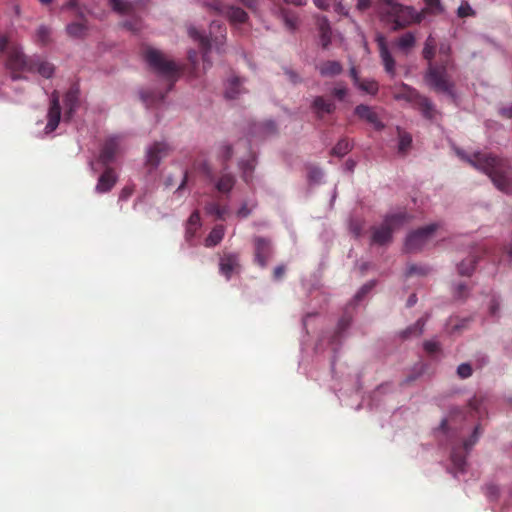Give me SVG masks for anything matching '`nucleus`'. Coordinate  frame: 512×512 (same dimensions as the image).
Instances as JSON below:
<instances>
[{
	"mask_svg": "<svg viewBox=\"0 0 512 512\" xmlns=\"http://www.w3.org/2000/svg\"><path fill=\"white\" fill-rule=\"evenodd\" d=\"M456 154L477 170L487 174L494 185L505 193H512V173L507 169L506 163L489 153L475 152L467 155L460 149Z\"/></svg>",
	"mask_w": 512,
	"mask_h": 512,
	"instance_id": "obj_1",
	"label": "nucleus"
},
{
	"mask_svg": "<svg viewBox=\"0 0 512 512\" xmlns=\"http://www.w3.org/2000/svg\"><path fill=\"white\" fill-rule=\"evenodd\" d=\"M7 49L6 66L12 73V80L19 79L16 72H33L34 57H27L16 43H10L5 36L0 35V51Z\"/></svg>",
	"mask_w": 512,
	"mask_h": 512,
	"instance_id": "obj_2",
	"label": "nucleus"
},
{
	"mask_svg": "<svg viewBox=\"0 0 512 512\" xmlns=\"http://www.w3.org/2000/svg\"><path fill=\"white\" fill-rule=\"evenodd\" d=\"M145 60L155 73L169 81L171 87L178 77L179 64L156 48H148L145 51Z\"/></svg>",
	"mask_w": 512,
	"mask_h": 512,
	"instance_id": "obj_3",
	"label": "nucleus"
},
{
	"mask_svg": "<svg viewBox=\"0 0 512 512\" xmlns=\"http://www.w3.org/2000/svg\"><path fill=\"white\" fill-rule=\"evenodd\" d=\"M429 87L437 92L443 93L452 99L455 98L454 83L449 79L445 65L430 64L424 75Z\"/></svg>",
	"mask_w": 512,
	"mask_h": 512,
	"instance_id": "obj_4",
	"label": "nucleus"
},
{
	"mask_svg": "<svg viewBox=\"0 0 512 512\" xmlns=\"http://www.w3.org/2000/svg\"><path fill=\"white\" fill-rule=\"evenodd\" d=\"M483 432V429L480 424H477L471 436L464 440L462 446H454L451 451V461L453 463L454 468L458 472H464L466 468V458L470 450L473 448V446L478 442L481 434Z\"/></svg>",
	"mask_w": 512,
	"mask_h": 512,
	"instance_id": "obj_5",
	"label": "nucleus"
},
{
	"mask_svg": "<svg viewBox=\"0 0 512 512\" xmlns=\"http://www.w3.org/2000/svg\"><path fill=\"white\" fill-rule=\"evenodd\" d=\"M407 219L405 213H396L388 215L383 224L374 229L372 241L379 245H384L391 240L394 230L399 228Z\"/></svg>",
	"mask_w": 512,
	"mask_h": 512,
	"instance_id": "obj_6",
	"label": "nucleus"
},
{
	"mask_svg": "<svg viewBox=\"0 0 512 512\" xmlns=\"http://www.w3.org/2000/svg\"><path fill=\"white\" fill-rule=\"evenodd\" d=\"M439 224H429L426 227L410 233L405 241V248L409 252L418 251L433 242Z\"/></svg>",
	"mask_w": 512,
	"mask_h": 512,
	"instance_id": "obj_7",
	"label": "nucleus"
},
{
	"mask_svg": "<svg viewBox=\"0 0 512 512\" xmlns=\"http://www.w3.org/2000/svg\"><path fill=\"white\" fill-rule=\"evenodd\" d=\"M171 146L165 141H155L147 146L145 152V165L150 170H156L161 161L171 152Z\"/></svg>",
	"mask_w": 512,
	"mask_h": 512,
	"instance_id": "obj_8",
	"label": "nucleus"
},
{
	"mask_svg": "<svg viewBox=\"0 0 512 512\" xmlns=\"http://www.w3.org/2000/svg\"><path fill=\"white\" fill-rule=\"evenodd\" d=\"M47 123L39 136H47L53 133L58 127L61 120V107L59 103V94L54 91L50 97V104L47 111Z\"/></svg>",
	"mask_w": 512,
	"mask_h": 512,
	"instance_id": "obj_9",
	"label": "nucleus"
},
{
	"mask_svg": "<svg viewBox=\"0 0 512 512\" xmlns=\"http://www.w3.org/2000/svg\"><path fill=\"white\" fill-rule=\"evenodd\" d=\"M423 19L424 14L422 12L416 11L411 6L402 5L399 14H397V18H395V23L393 24L392 29L398 30L411 24L420 23Z\"/></svg>",
	"mask_w": 512,
	"mask_h": 512,
	"instance_id": "obj_10",
	"label": "nucleus"
},
{
	"mask_svg": "<svg viewBox=\"0 0 512 512\" xmlns=\"http://www.w3.org/2000/svg\"><path fill=\"white\" fill-rule=\"evenodd\" d=\"M122 149H123V145H122L120 137H118V136L110 137L106 140V142L102 148V151L99 155L98 161L102 165L106 166L109 163H111L112 161H114L115 156L118 153H120L122 151Z\"/></svg>",
	"mask_w": 512,
	"mask_h": 512,
	"instance_id": "obj_11",
	"label": "nucleus"
},
{
	"mask_svg": "<svg viewBox=\"0 0 512 512\" xmlns=\"http://www.w3.org/2000/svg\"><path fill=\"white\" fill-rule=\"evenodd\" d=\"M241 266L239 263V258L234 253H225L220 258L219 270L221 275H223L227 280H230L233 275L238 274L240 272Z\"/></svg>",
	"mask_w": 512,
	"mask_h": 512,
	"instance_id": "obj_12",
	"label": "nucleus"
},
{
	"mask_svg": "<svg viewBox=\"0 0 512 512\" xmlns=\"http://www.w3.org/2000/svg\"><path fill=\"white\" fill-rule=\"evenodd\" d=\"M401 7L402 5L395 2V0H382L379 7V13L382 20L386 23L394 24L395 18H397V14H399Z\"/></svg>",
	"mask_w": 512,
	"mask_h": 512,
	"instance_id": "obj_13",
	"label": "nucleus"
},
{
	"mask_svg": "<svg viewBox=\"0 0 512 512\" xmlns=\"http://www.w3.org/2000/svg\"><path fill=\"white\" fill-rule=\"evenodd\" d=\"M317 29L319 32V41L323 48H328L332 39V30L329 20L325 16L317 17Z\"/></svg>",
	"mask_w": 512,
	"mask_h": 512,
	"instance_id": "obj_14",
	"label": "nucleus"
},
{
	"mask_svg": "<svg viewBox=\"0 0 512 512\" xmlns=\"http://www.w3.org/2000/svg\"><path fill=\"white\" fill-rule=\"evenodd\" d=\"M255 249V259L260 266L264 267L267 263L268 258L271 255L272 249L270 243L266 239L256 238Z\"/></svg>",
	"mask_w": 512,
	"mask_h": 512,
	"instance_id": "obj_15",
	"label": "nucleus"
},
{
	"mask_svg": "<svg viewBox=\"0 0 512 512\" xmlns=\"http://www.w3.org/2000/svg\"><path fill=\"white\" fill-rule=\"evenodd\" d=\"M79 95L77 89H71L64 98V120H70L78 108Z\"/></svg>",
	"mask_w": 512,
	"mask_h": 512,
	"instance_id": "obj_16",
	"label": "nucleus"
},
{
	"mask_svg": "<svg viewBox=\"0 0 512 512\" xmlns=\"http://www.w3.org/2000/svg\"><path fill=\"white\" fill-rule=\"evenodd\" d=\"M117 181V176L111 169H107L98 179L95 190L97 193H106L112 189Z\"/></svg>",
	"mask_w": 512,
	"mask_h": 512,
	"instance_id": "obj_17",
	"label": "nucleus"
},
{
	"mask_svg": "<svg viewBox=\"0 0 512 512\" xmlns=\"http://www.w3.org/2000/svg\"><path fill=\"white\" fill-rule=\"evenodd\" d=\"M355 113L361 119L366 120L367 122L372 124L376 129H381L383 127L382 123L378 119L377 114L371 107L367 105H358L355 108Z\"/></svg>",
	"mask_w": 512,
	"mask_h": 512,
	"instance_id": "obj_18",
	"label": "nucleus"
},
{
	"mask_svg": "<svg viewBox=\"0 0 512 512\" xmlns=\"http://www.w3.org/2000/svg\"><path fill=\"white\" fill-rule=\"evenodd\" d=\"M110 7L120 15H134L137 5L126 0H109Z\"/></svg>",
	"mask_w": 512,
	"mask_h": 512,
	"instance_id": "obj_19",
	"label": "nucleus"
},
{
	"mask_svg": "<svg viewBox=\"0 0 512 512\" xmlns=\"http://www.w3.org/2000/svg\"><path fill=\"white\" fill-rule=\"evenodd\" d=\"M416 44V37L413 32H406L396 42L397 48L404 54H408Z\"/></svg>",
	"mask_w": 512,
	"mask_h": 512,
	"instance_id": "obj_20",
	"label": "nucleus"
},
{
	"mask_svg": "<svg viewBox=\"0 0 512 512\" xmlns=\"http://www.w3.org/2000/svg\"><path fill=\"white\" fill-rule=\"evenodd\" d=\"M394 97L396 100H405L407 102H413L421 98L414 88L404 83L401 84L399 91L394 92Z\"/></svg>",
	"mask_w": 512,
	"mask_h": 512,
	"instance_id": "obj_21",
	"label": "nucleus"
},
{
	"mask_svg": "<svg viewBox=\"0 0 512 512\" xmlns=\"http://www.w3.org/2000/svg\"><path fill=\"white\" fill-rule=\"evenodd\" d=\"M312 108L319 116H322L323 114L331 113L335 105L333 102L327 101L322 97H315L312 102Z\"/></svg>",
	"mask_w": 512,
	"mask_h": 512,
	"instance_id": "obj_22",
	"label": "nucleus"
},
{
	"mask_svg": "<svg viewBox=\"0 0 512 512\" xmlns=\"http://www.w3.org/2000/svg\"><path fill=\"white\" fill-rule=\"evenodd\" d=\"M318 69L322 76L330 77L340 74L342 65L338 61H327L322 63Z\"/></svg>",
	"mask_w": 512,
	"mask_h": 512,
	"instance_id": "obj_23",
	"label": "nucleus"
},
{
	"mask_svg": "<svg viewBox=\"0 0 512 512\" xmlns=\"http://www.w3.org/2000/svg\"><path fill=\"white\" fill-rule=\"evenodd\" d=\"M201 227L200 215L198 211H194L186 225V239L190 241L195 235L196 231Z\"/></svg>",
	"mask_w": 512,
	"mask_h": 512,
	"instance_id": "obj_24",
	"label": "nucleus"
},
{
	"mask_svg": "<svg viewBox=\"0 0 512 512\" xmlns=\"http://www.w3.org/2000/svg\"><path fill=\"white\" fill-rule=\"evenodd\" d=\"M189 36L198 41L202 48H208L212 46V42H218V36L213 39L212 37L204 36L200 34V32L195 27H189L188 29Z\"/></svg>",
	"mask_w": 512,
	"mask_h": 512,
	"instance_id": "obj_25",
	"label": "nucleus"
},
{
	"mask_svg": "<svg viewBox=\"0 0 512 512\" xmlns=\"http://www.w3.org/2000/svg\"><path fill=\"white\" fill-rule=\"evenodd\" d=\"M435 49H436V41H435V38L433 37V35L430 34L426 38V40L424 42V47L422 50L423 58L428 61V66L430 64H433L432 61L435 56Z\"/></svg>",
	"mask_w": 512,
	"mask_h": 512,
	"instance_id": "obj_26",
	"label": "nucleus"
},
{
	"mask_svg": "<svg viewBox=\"0 0 512 512\" xmlns=\"http://www.w3.org/2000/svg\"><path fill=\"white\" fill-rule=\"evenodd\" d=\"M225 15L233 24L243 23L247 19L246 12L243 9L238 8V7L226 8Z\"/></svg>",
	"mask_w": 512,
	"mask_h": 512,
	"instance_id": "obj_27",
	"label": "nucleus"
},
{
	"mask_svg": "<svg viewBox=\"0 0 512 512\" xmlns=\"http://www.w3.org/2000/svg\"><path fill=\"white\" fill-rule=\"evenodd\" d=\"M241 91L242 89L240 79L233 77L228 81L226 85L225 96L228 99H235L241 93Z\"/></svg>",
	"mask_w": 512,
	"mask_h": 512,
	"instance_id": "obj_28",
	"label": "nucleus"
},
{
	"mask_svg": "<svg viewBox=\"0 0 512 512\" xmlns=\"http://www.w3.org/2000/svg\"><path fill=\"white\" fill-rule=\"evenodd\" d=\"M224 231V227L221 225L214 227L205 239V246L213 247L220 243L223 239Z\"/></svg>",
	"mask_w": 512,
	"mask_h": 512,
	"instance_id": "obj_29",
	"label": "nucleus"
},
{
	"mask_svg": "<svg viewBox=\"0 0 512 512\" xmlns=\"http://www.w3.org/2000/svg\"><path fill=\"white\" fill-rule=\"evenodd\" d=\"M54 66L49 62L40 61L34 57V71H37L41 76L50 78L54 74Z\"/></svg>",
	"mask_w": 512,
	"mask_h": 512,
	"instance_id": "obj_30",
	"label": "nucleus"
},
{
	"mask_svg": "<svg viewBox=\"0 0 512 512\" xmlns=\"http://www.w3.org/2000/svg\"><path fill=\"white\" fill-rule=\"evenodd\" d=\"M235 184V179L231 174H224L216 183V188L219 192L228 193L231 191Z\"/></svg>",
	"mask_w": 512,
	"mask_h": 512,
	"instance_id": "obj_31",
	"label": "nucleus"
},
{
	"mask_svg": "<svg viewBox=\"0 0 512 512\" xmlns=\"http://www.w3.org/2000/svg\"><path fill=\"white\" fill-rule=\"evenodd\" d=\"M380 57L384 65L385 71L391 77H394L396 74V63L390 51H384V53L380 54Z\"/></svg>",
	"mask_w": 512,
	"mask_h": 512,
	"instance_id": "obj_32",
	"label": "nucleus"
},
{
	"mask_svg": "<svg viewBox=\"0 0 512 512\" xmlns=\"http://www.w3.org/2000/svg\"><path fill=\"white\" fill-rule=\"evenodd\" d=\"M424 326H425V320L424 319H418L416 323L407 328L405 331H403V337L407 338L409 336H420L424 332Z\"/></svg>",
	"mask_w": 512,
	"mask_h": 512,
	"instance_id": "obj_33",
	"label": "nucleus"
},
{
	"mask_svg": "<svg viewBox=\"0 0 512 512\" xmlns=\"http://www.w3.org/2000/svg\"><path fill=\"white\" fill-rule=\"evenodd\" d=\"M67 33L74 38H79L85 35L87 27L81 22L71 23L66 27Z\"/></svg>",
	"mask_w": 512,
	"mask_h": 512,
	"instance_id": "obj_34",
	"label": "nucleus"
},
{
	"mask_svg": "<svg viewBox=\"0 0 512 512\" xmlns=\"http://www.w3.org/2000/svg\"><path fill=\"white\" fill-rule=\"evenodd\" d=\"M352 148L350 142L346 139H341L332 149V153L338 157L345 156Z\"/></svg>",
	"mask_w": 512,
	"mask_h": 512,
	"instance_id": "obj_35",
	"label": "nucleus"
},
{
	"mask_svg": "<svg viewBox=\"0 0 512 512\" xmlns=\"http://www.w3.org/2000/svg\"><path fill=\"white\" fill-rule=\"evenodd\" d=\"M254 167H255V160L253 158H251L250 160H247V161H242L240 163V168L243 173V178L247 183L250 182V180H251V175L254 170Z\"/></svg>",
	"mask_w": 512,
	"mask_h": 512,
	"instance_id": "obj_36",
	"label": "nucleus"
},
{
	"mask_svg": "<svg viewBox=\"0 0 512 512\" xmlns=\"http://www.w3.org/2000/svg\"><path fill=\"white\" fill-rule=\"evenodd\" d=\"M360 90H362L365 93L374 95L378 91L377 83L374 80H364L360 81L358 85H356Z\"/></svg>",
	"mask_w": 512,
	"mask_h": 512,
	"instance_id": "obj_37",
	"label": "nucleus"
},
{
	"mask_svg": "<svg viewBox=\"0 0 512 512\" xmlns=\"http://www.w3.org/2000/svg\"><path fill=\"white\" fill-rule=\"evenodd\" d=\"M419 100L423 116L428 119H432L435 114V110L432 103L427 98L424 97L420 98Z\"/></svg>",
	"mask_w": 512,
	"mask_h": 512,
	"instance_id": "obj_38",
	"label": "nucleus"
},
{
	"mask_svg": "<svg viewBox=\"0 0 512 512\" xmlns=\"http://www.w3.org/2000/svg\"><path fill=\"white\" fill-rule=\"evenodd\" d=\"M412 143V137L406 132L399 133L398 151L405 153Z\"/></svg>",
	"mask_w": 512,
	"mask_h": 512,
	"instance_id": "obj_39",
	"label": "nucleus"
},
{
	"mask_svg": "<svg viewBox=\"0 0 512 512\" xmlns=\"http://www.w3.org/2000/svg\"><path fill=\"white\" fill-rule=\"evenodd\" d=\"M283 21H284V24L286 26V28L293 32L297 29L298 27V23H299V20H298V17L294 14H289V13H284L283 16Z\"/></svg>",
	"mask_w": 512,
	"mask_h": 512,
	"instance_id": "obj_40",
	"label": "nucleus"
},
{
	"mask_svg": "<svg viewBox=\"0 0 512 512\" xmlns=\"http://www.w3.org/2000/svg\"><path fill=\"white\" fill-rule=\"evenodd\" d=\"M475 267V261L473 258H469L465 261H462L460 264H458V272L461 275H470Z\"/></svg>",
	"mask_w": 512,
	"mask_h": 512,
	"instance_id": "obj_41",
	"label": "nucleus"
},
{
	"mask_svg": "<svg viewBox=\"0 0 512 512\" xmlns=\"http://www.w3.org/2000/svg\"><path fill=\"white\" fill-rule=\"evenodd\" d=\"M275 131H276V125H275L274 121H272V120H268L258 127V133L262 137L269 136V135L273 134Z\"/></svg>",
	"mask_w": 512,
	"mask_h": 512,
	"instance_id": "obj_42",
	"label": "nucleus"
},
{
	"mask_svg": "<svg viewBox=\"0 0 512 512\" xmlns=\"http://www.w3.org/2000/svg\"><path fill=\"white\" fill-rule=\"evenodd\" d=\"M314 5L321 10H327L331 5H335L337 10L341 9V4L338 0H312Z\"/></svg>",
	"mask_w": 512,
	"mask_h": 512,
	"instance_id": "obj_43",
	"label": "nucleus"
},
{
	"mask_svg": "<svg viewBox=\"0 0 512 512\" xmlns=\"http://www.w3.org/2000/svg\"><path fill=\"white\" fill-rule=\"evenodd\" d=\"M122 26L125 29H127L133 33H136L141 30L142 22L139 19L125 20L122 22Z\"/></svg>",
	"mask_w": 512,
	"mask_h": 512,
	"instance_id": "obj_44",
	"label": "nucleus"
},
{
	"mask_svg": "<svg viewBox=\"0 0 512 512\" xmlns=\"http://www.w3.org/2000/svg\"><path fill=\"white\" fill-rule=\"evenodd\" d=\"M206 212L208 214H213V215H216L217 218L219 219H223L224 218V215L226 214V209L225 208H220L217 204L215 203H210L206 206Z\"/></svg>",
	"mask_w": 512,
	"mask_h": 512,
	"instance_id": "obj_45",
	"label": "nucleus"
},
{
	"mask_svg": "<svg viewBox=\"0 0 512 512\" xmlns=\"http://www.w3.org/2000/svg\"><path fill=\"white\" fill-rule=\"evenodd\" d=\"M426 365L419 362L412 368V374L408 376L407 381H415L417 378L425 372Z\"/></svg>",
	"mask_w": 512,
	"mask_h": 512,
	"instance_id": "obj_46",
	"label": "nucleus"
},
{
	"mask_svg": "<svg viewBox=\"0 0 512 512\" xmlns=\"http://www.w3.org/2000/svg\"><path fill=\"white\" fill-rule=\"evenodd\" d=\"M457 15L458 17L460 18H464V17H468V16H473L474 15V10L472 9V7L469 5V3L467 2H463L457 9Z\"/></svg>",
	"mask_w": 512,
	"mask_h": 512,
	"instance_id": "obj_47",
	"label": "nucleus"
},
{
	"mask_svg": "<svg viewBox=\"0 0 512 512\" xmlns=\"http://www.w3.org/2000/svg\"><path fill=\"white\" fill-rule=\"evenodd\" d=\"M457 374L461 379H466L472 375V367L469 363H462L457 367Z\"/></svg>",
	"mask_w": 512,
	"mask_h": 512,
	"instance_id": "obj_48",
	"label": "nucleus"
},
{
	"mask_svg": "<svg viewBox=\"0 0 512 512\" xmlns=\"http://www.w3.org/2000/svg\"><path fill=\"white\" fill-rule=\"evenodd\" d=\"M499 487L495 484H487L485 486V495L490 499V500H496L499 496Z\"/></svg>",
	"mask_w": 512,
	"mask_h": 512,
	"instance_id": "obj_49",
	"label": "nucleus"
},
{
	"mask_svg": "<svg viewBox=\"0 0 512 512\" xmlns=\"http://www.w3.org/2000/svg\"><path fill=\"white\" fill-rule=\"evenodd\" d=\"M467 293L468 289L465 284L459 283L454 285L453 294L456 298L463 299L464 297H466Z\"/></svg>",
	"mask_w": 512,
	"mask_h": 512,
	"instance_id": "obj_50",
	"label": "nucleus"
},
{
	"mask_svg": "<svg viewBox=\"0 0 512 512\" xmlns=\"http://www.w3.org/2000/svg\"><path fill=\"white\" fill-rule=\"evenodd\" d=\"M424 350L433 355L440 351L439 343L436 340H429L423 344Z\"/></svg>",
	"mask_w": 512,
	"mask_h": 512,
	"instance_id": "obj_51",
	"label": "nucleus"
},
{
	"mask_svg": "<svg viewBox=\"0 0 512 512\" xmlns=\"http://www.w3.org/2000/svg\"><path fill=\"white\" fill-rule=\"evenodd\" d=\"M187 182H188V172L184 171L181 183L179 184V186L176 188V190L173 193V195L175 197H182L183 193L185 192Z\"/></svg>",
	"mask_w": 512,
	"mask_h": 512,
	"instance_id": "obj_52",
	"label": "nucleus"
},
{
	"mask_svg": "<svg viewBox=\"0 0 512 512\" xmlns=\"http://www.w3.org/2000/svg\"><path fill=\"white\" fill-rule=\"evenodd\" d=\"M50 30L48 27L42 25L37 30V38L40 42L45 43L48 41Z\"/></svg>",
	"mask_w": 512,
	"mask_h": 512,
	"instance_id": "obj_53",
	"label": "nucleus"
},
{
	"mask_svg": "<svg viewBox=\"0 0 512 512\" xmlns=\"http://www.w3.org/2000/svg\"><path fill=\"white\" fill-rule=\"evenodd\" d=\"M323 178V171L320 168L313 167L309 171V179L313 182H318Z\"/></svg>",
	"mask_w": 512,
	"mask_h": 512,
	"instance_id": "obj_54",
	"label": "nucleus"
},
{
	"mask_svg": "<svg viewBox=\"0 0 512 512\" xmlns=\"http://www.w3.org/2000/svg\"><path fill=\"white\" fill-rule=\"evenodd\" d=\"M375 286V282L371 281L365 285H363L360 290L356 293L355 299L359 301L368 291H370Z\"/></svg>",
	"mask_w": 512,
	"mask_h": 512,
	"instance_id": "obj_55",
	"label": "nucleus"
},
{
	"mask_svg": "<svg viewBox=\"0 0 512 512\" xmlns=\"http://www.w3.org/2000/svg\"><path fill=\"white\" fill-rule=\"evenodd\" d=\"M424 2L433 12H443L440 0H424Z\"/></svg>",
	"mask_w": 512,
	"mask_h": 512,
	"instance_id": "obj_56",
	"label": "nucleus"
},
{
	"mask_svg": "<svg viewBox=\"0 0 512 512\" xmlns=\"http://www.w3.org/2000/svg\"><path fill=\"white\" fill-rule=\"evenodd\" d=\"M376 41H377V44H378V47H379V53L380 54L384 53V51H389L387 43H386V39H385V37L382 34H378L376 36Z\"/></svg>",
	"mask_w": 512,
	"mask_h": 512,
	"instance_id": "obj_57",
	"label": "nucleus"
},
{
	"mask_svg": "<svg viewBox=\"0 0 512 512\" xmlns=\"http://www.w3.org/2000/svg\"><path fill=\"white\" fill-rule=\"evenodd\" d=\"M479 405H480V403L477 399H475L469 403L470 417L475 418L476 413L478 412V409H479Z\"/></svg>",
	"mask_w": 512,
	"mask_h": 512,
	"instance_id": "obj_58",
	"label": "nucleus"
},
{
	"mask_svg": "<svg viewBox=\"0 0 512 512\" xmlns=\"http://www.w3.org/2000/svg\"><path fill=\"white\" fill-rule=\"evenodd\" d=\"M220 154L223 158L228 159L232 154V149L229 145L223 144L220 147Z\"/></svg>",
	"mask_w": 512,
	"mask_h": 512,
	"instance_id": "obj_59",
	"label": "nucleus"
},
{
	"mask_svg": "<svg viewBox=\"0 0 512 512\" xmlns=\"http://www.w3.org/2000/svg\"><path fill=\"white\" fill-rule=\"evenodd\" d=\"M250 213H251V209H249L246 204H243L237 211V215L240 218H246Z\"/></svg>",
	"mask_w": 512,
	"mask_h": 512,
	"instance_id": "obj_60",
	"label": "nucleus"
},
{
	"mask_svg": "<svg viewBox=\"0 0 512 512\" xmlns=\"http://www.w3.org/2000/svg\"><path fill=\"white\" fill-rule=\"evenodd\" d=\"M199 170H201L207 177L211 178L212 177V171H211V168L210 166L208 165L207 162H203L202 164H200V166L198 167Z\"/></svg>",
	"mask_w": 512,
	"mask_h": 512,
	"instance_id": "obj_61",
	"label": "nucleus"
},
{
	"mask_svg": "<svg viewBox=\"0 0 512 512\" xmlns=\"http://www.w3.org/2000/svg\"><path fill=\"white\" fill-rule=\"evenodd\" d=\"M334 95L339 98V99H343L346 94H347V90L345 87H336L333 91Z\"/></svg>",
	"mask_w": 512,
	"mask_h": 512,
	"instance_id": "obj_62",
	"label": "nucleus"
},
{
	"mask_svg": "<svg viewBox=\"0 0 512 512\" xmlns=\"http://www.w3.org/2000/svg\"><path fill=\"white\" fill-rule=\"evenodd\" d=\"M501 116L505 118H512V104L508 107H503L499 110Z\"/></svg>",
	"mask_w": 512,
	"mask_h": 512,
	"instance_id": "obj_63",
	"label": "nucleus"
},
{
	"mask_svg": "<svg viewBox=\"0 0 512 512\" xmlns=\"http://www.w3.org/2000/svg\"><path fill=\"white\" fill-rule=\"evenodd\" d=\"M499 307V302L496 298H492L490 302V313L491 315H496L497 309Z\"/></svg>",
	"mask_w": 512,
	"mask_h": 512,
	"instance_id": "obj_64",
	"label": "nucleus"
}]
</instances>
